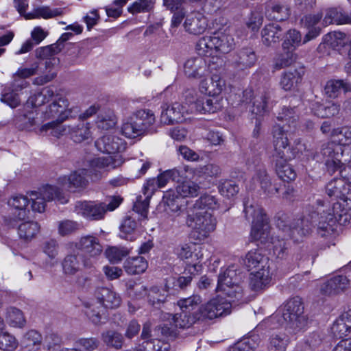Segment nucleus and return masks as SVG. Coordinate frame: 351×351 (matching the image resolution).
<instances>
[{
    "mask_svg": "<svg viewBox=\"0 0 351 351\" xmlns=\"http://www.w3.org/2000/svg\"><path fill=\"white\" fill-rule=\"evenodd\" d=\"M201 302L202 299L199 295H193L186 298L180 299L178 302V305L181 311L192 313L191 311L195 309Z\"/></svg>",
    "mask_w": 351,
    "mask_h": 351,
    "instance_id": "64",
    "label": "nucleus"
},
{
    "mask_svg": "<svg viewBox=\"0 0 351 351\" xmlns=\"http://www.w3.org/2000/svg\"><path fill=\"white\" fill-rule=\"evenodd\" d=\"M350 285V281L345 276H337L323 283L320 287L322 295L330 296L346 290Z\"/></svg>",
    "mask_w": 351,
    "mask_h": 351,
    "instance_id": "24",
    "label": "nucleus"
},
{
    "mask_svg": "<svg viewBox=\"0 0 351 351\" xmlns=\"http://www.w3.org/2000/svg\"><path fill=\"white\" fill-rule=\"evenodd\" d=\"M186 177L176 181L178 183L176 191H168L165 198L169 210L173 213H178L184 206V198L197 196L199 186L191 180L195 179L193 174L186 173Z\"/></svg>",
    "mask_w": 351,
    "mask_h": 351,
    "instance_id": "6",
    "label": "nucleus"
},
{
    "mask_svg": "<svg viewBox=\"0 0 351 351\" xmlns=\"http://www.w3.org/2000/svg\"><path fill=\"white\" fill-rule=\"evenodd\" d=\"M301 42L302 37L300 32L296 29H290L285 36L282 44V49L293 52L300 45Z\"/></svg>",
    "mask_w": 351,
    "mask_h": 351,
    "instance_id": "55",
    "label": "nucleus"
},
{
    "mask_svg": "<svg viewBox=\"0 0 351 351\" xmlns=\"http://www.w3.org/2000/svg\"><path fill=\"white\" fill-rule=\"evenodd\" d=\"M51 101L43 112V117L46 119L56 118L58 122H64L76 117L80 112L77 106L69 108V100L59 94L55 93V97Z\"/></svg>",
    "mask_w": 351,
    "mask_h": 351,
    "instance_id": "14",
    "label": "nucleus"
},
{
    "mask_svg": "<svg viewBox=\"0 0 351 351\" xmlns=\"http://www.w3.org/2000/svg\"><path fill=\"white\" fill-rule=\"evenodd\" d=\"M186 111V107L178 102L166 107L163 106L160 115V122L165 125L182 122L184 119V114Z\"/></svg>",
    "mask_w": 351,
    "mask_h": 351,
    "instance_id": "21",
    "label": "nucleus"
},
{
    "mask_svg": "<svg viewBox=\"0 0 351 351\" xmlns=\"http://www.w3.org/2000/svg\"><path fill=\"white\" fill-rule=\"evenodd\" d=\"M226 87V82L219 75H213L210 84L206 81H202L199 85V90L202 93L214 97L219 95Z\"/></svg>",
    "mask_w": 351,
    "mask_h": 351,
    "instance_id": "32",
    "label": "nucleus"
},
{
    "mask_svg": "<svg viewBox=\"0 0 351 351\" xmlns=\"http://www.w3.org/2000/svg\"><path fill=\"white\" fill-rule=\"evenodd\" d=\"M325 94L330 98H337L341 94L351 92V83L348 80H331L324 87Z\"/></svg>",
    "mask_w": 351,
    "mask_h": 351,
    "instance_id": "30",
    "label": "nucleus"
},
{
    "mask_svg": "<svg viewBox=\"0 0 351 351\" xmlns=\"http://www.w3.org/2000/svg\"><path fill=\"white\" fill-rule=\"evenodd\" d=\"M323 17V13L319 11L316 13L305 15L301 20L302 24L308 29L303 39V44L316 38L322 32V28L317 25Z\"/></svg>",
    "mask_w": 351,
    "mask_h": 351,
    "instance_id": "22",
    "label": "nucleus"
},
{
    "mask_svg": "<svg viewBox=\"0 0 351 351\" xmlns=\"http://www.w3.org/2000/svg\"><path fill=\"white\" fill-rule=\"evenodd\" d=\"M253 180L259 182L261 189L265 193L270 195L278 193V188L276 186H272L269 176L264 167H262L257 169Z\"/></svg>",
    "mask_w": 351,
    "mask_h": 351,
    "instance_id": "49",
    "label": "nucleus"
},
{
    "mask_svg": "<svg viewBox=\"0 0 351 351\" xmlns=\"http://www.w3.org/2000/svg\"><path fill=\"white\" fill-rule=\"evenodd\" d=\"M130 254V250L125 247H110L106 249L105 254L110 262L117 263Z\"/></svg>",
    "mask_w": 351,
    "mask_h": 351,
    "instance_id": "60",
    "label": "nucleus"
},
{
    "mask_svg": "<svg viewBox=\"0 0 351 351\" xmlns=\"http://www.w3.org/2000/svg\"><path fill=\"white\" fill-rule=\"evenodd\" d=\"M289 14V10L286 6L279 4L268 5L265 11L266 17L269 20L284 21Z\"/></svg>",
    "mask_w": 351,
    "mask_h": 351,
    "instance_id": "52",
    "label": "nucleus"
},
{
    "mask_svg": "<svg viewBox=\"0 0 351 351\" xmlns=\"http://www.w3.org/2000/svg\"><path fill=\"white\" fill-rule=\"evenodd\" d=\"M95 147L102 152L113 154L123 151L125 149V141L115 135H104L95 141Z\"/></svg>",
    "mask_w": 351,
    "mask_h": 351,
    "instance_id": "19",
    "label": "nucleus"
},
{
    "mask_svg": "<svg viewBox=\"0 0 351 351\" xmlns=\"http://www.w3.org/2000/svg\"><path fill=\"white\" fill-rule=\"evenodd\" d=\"M186 224L191 229L192 237L202 241L215 230L217 221L208 210L191 209L187 215Z\"/></svg>",
    "mask_w": 351,
    "mask_h": 351,
    "instance_id": "7",
    "label": "nucleus"
},
{
    "mask_svg": "<svg viewBox=\"0 0 351 351\" xmlns=\"http://www.w3.org/2000/svg\"><path fill=\"white\" fill-rule=\"evenodd\" d=\"M271 244L273 253L276 258L283 259L287 256L288 245L285 239H280L279 235L274 237L271 238Z\"/></svg>",
    "mask_w": 351,
    "mask_h": 351,
    "instance_id": "62",
    "label": "nucleus"
},
{
    "mask_svg": "<svg viewBox=\"0 0 351 351\" xmlns=\"http://www.w3.org/2000/svg\"><path fill=\"white\" fill-rule=\"evenodd\" d=\"M147 267L148 263L143 256L129 258L124 263L125 271L132 275L143 273Z\"/></svg>",
    "mask_w": 351,
    "mask_h": 351,
    "instance_id": "48",
    "label": "nucleus"
},
{
    "mask_svg": "<svg viewBox=\"0 0 351 351\" xmlns=\"http://www.w3.org/2000/svg\"><path fill=\"white\" fill-rule=\"evenodd\" d=\"M123 162L121 155L95 158L89 161V169L82 168L71 171L67 176L60 177L58 183L70 192H81L88 185L87 176L89 172L99 178L103 172L114 169Z\"/></svg>",
    "mask_w": 351,
    "mask_h": 351,
    "instance_id": "3",
    "label": "nucleus"
},
{
    "mask_svg": "<svg viewBox=\"0 0 351 351\" xmlns=\"http://www.w3.org/2000/svg\"><path fill=\"white\" fill-rule=\"evenodd\" d=\"M261 34L263 43L269 47L279 43L283 32L281 27L278 24L269 23L264 27L262 29Z\"/></svg>",
    "mask_w": 351,
    "mask_h": 351,
    "instance_id": "34",
    "label": "nucleus"
},
{
    "mask_svg": "<svg viewBox=\"0 0 351 351\" xmlns=\"http://www.w3.org/2000/svg\"><path fill=\"white\" fill-rule=\"evenodd\" d=\"M69 135L75 143H82L88 140L91 137L90 123L80 121L75 125H69Z\"/></svg>",
    "mask_w": 351,
    "mask_h": 351,
    "instance_id": "41",
    "label": "nucleus"
},
{
    "mask_svg": "<svg viewBox=\"0 0 351 351\" xmlns=\"http://www.w3.org/2000/svg\"><path fill=\"white\" fill-rule=\"evenodd\" d=\"M75 211L84 217L98 220L104 217L106 213V205L102 202H77L75 206Z\"/></svg>",
    "mask_w": 351,
    "mask_h": 351,
    "instance_id": "18",
    "label": "nucleus"
},
{
    "mask_svg": "<svg viewBox=\"0 0 351 351\" xmlns=\"http://www.w3.org/2000/svg\"><path fill=\"white\" fill-rule=\"evenodd\" d=\"M317 220L318 222L321 220L320 214L315 212L308 217L296 219L290 225L284 224L282 221L278 220L277 226L285 233V236L299 241L311 232L313 223Z\"/></svg>",
    "mask_w": 351,
    "mask_h": 351,
    "instance_id": "13",
    "label": "nucleus"
},
{
    "mask_svg": "<svg viewBox=\"0 0 351 351\" xmlns=\"http://www.w3.org/2000/svg\"><path fill=\"white\" fill-rule=\"evenodd\" d=\"M194 107L197 112L202 114L215 113L222 108V99L217 96L206 99L205 101L197 99L194 102Z\"/></svg>",
    "mask_w": 351,
    "mask_h": 351,
    "instance_id": "37",
    "label": "nucleus"
},
{
    "mask_svg": "<svg viewBox=\"0 0 351 351\" xmlns=\"http://www.w3.org/2000/svg\"><path fill=\"white\" fill-rule=\"evenodd\" d=\"M95 298L97 301L105 308H115L121 303L120 295L113 290L106 287L97 289L95 291Z\"/></svg>",
    "mask_w": 351,
    "mask_h": 351,
    "instance_id": "26",
    "label": "nucleus"
},
{
    "mask_svg": "<svg viewBox=\"0 0 351 351\" xmlns=\"http://www.w3.org/2000/svg\"><path fill=\"white\" fill-rule=\"evenodd\" d=\"M16 339L8 332H0V350L14 351L18 347Z\"/></svg>",
    "mask_w": 351,
    "mask_h": 351,
    "instance_id": "63",
    "label": "nucleus"
},
{
    "mask_svg": "<svg viewBox=\"0 0 351 351\" xmlns=\"http://www.w3.org/2000/svg\"><path fill=\"white\" fill-rule=\"evenodd\" d=\"M176 254L182 260H191V264L187 267L191 274H194L200 267L199 263L202 259L201 247L194 244L185 243L176 249Z\"/></svg>",
    "mask_w": 351,
    "mask_h": 351,
    "instance_id": "17",
    "label": "nucleus"
},
{
    "mask_svg": "<svg viewBox=\"0 0 351 351\" xmlns=\"http://www.w3.org/2000/svg\"><path fill=\"white\" fill-rule=\"evenodd\" d=\"M195 49L200 57L217 56L213 36L199 38L196 43Z\"/></svg>",
    "mask_w": 351,
    "mask_h": 351,
    "instance_id": "45",
    "label": "nucleus"
},
{
    "mask_svg": "<svg viewBox=\"0 0 351 351\" xmlns=\"http://www.w3.org/2000/svg\"><path fill=\"white\" fill-rule=\"evenodd\" d=\"M295 60V54L291 51H285L278 54L274 60V68L280 70L292 64Z\"/></svg>",
    "mask_w": 351,
    "mask_h": 351,
    "instance_id": "61",
    "label": "nucleus"
},
{
    "mask_svg": "<svg viewBox=\"0 0 351 351\" xmlns=\"http://www.w3.org/2000/svg\"><path fill=\"white\" fill-rule=\"evenodd\" d=\"M213 37L217 55L228 53L234 48V39L229 30L215 32Z\"/></svg>",
    "mask_w": 351,
    "mask_h": 351,
    "instance_id": "25",
    "label": "nucleus"
},
{
    "mask_svg": "<svg viewBox=\"0 0 351 351\" xmlns=\"http://www.w3.org/2000/svg\"><path fill=\"white\" fill-rule=\"evenodd\" d=\"M167 315V319H171L173 322L175 327L182 329L189 328L197 321L201 320L197 311L189 313L186 311H181L180 313H176L174 315Z\"/></svg>",
    "mask_w": 351,
    "mask_h": 351,
    "instance_id": "35",
    "label": "nucleus"
},
{
    "mask_svg": "<svg viewBox=\"0 0 351 351\" xmlns=\"http://www.w3.org/2000/svg\"><path fill=\"white\" fill-rule=\"evenodd\" d=\"M101 339L108 346L113 347L116 349L121 348L123 341L122 335L114 330H108L103 332L101 334Z\"/></svg>",
    "mask_w": 351,
    "mask_h": 351,
    "instance_id": "59",
    "label": "nucleus"
},
{
    "mask_svg": "<svg viewBox=\"0 0 351 351\" xmlns=\"http://www.w3.org/2000/svg\"><path fill=\"white\" fill-rule=\"evenodd\" d=\"M332 141L324 143L321 148V155L330 173H333L341 165L348 163L351 157L346 158L345 152H351L344 147L351 144V126L346 125L335 128L331 132Z\"/></svg>",
    "mask_w": 351,
    "mask_h": 351,
    "instance_id": "4",
    "label": "nucleus"
},
{
    "mask_svg": "<svg viewBox=\"0 0 351 351\" xmlns=\"http://www.w3.org/2000/svg\"><path fill=\"white\" fill-rule=\"evenodd\" d=\"M289 343V339L286 334L274 333L269 339L267 350L268 351H286Z\"/></svg>",
    "mask_w": 351,
    "mask_h": 351,
    "instance_id": "51",
    "label": "nucleus"
},
{
    "mask_svg": "<svg viewBox=\"0 0 351 351\" xmlns=\"http://www.w3.org/2000/svg\"><path fill=\"white\" fill-rule=\"evenodd\" d=\"M331 331L335 337L339 338L351 335V309L341 313L333 323Z\"/></svg>",
    "mask_w": 351,
    "mask_h": 351,
    "instance_id": "29",
    "label": "nucleus"
},
{
    "mask_svg": "<svg viewBox=\"0 0 351 351\" xmlns=\"http://www.w3.org/2000/svg\"><path fill=\"white\" fill-rule=\"evenodd\" d=\"M345 38V34L340 32H332L324 36L323 44L328 45L330 48L336 49L344 45Z\"/></svg>",
    "mask_w": 351,
    "mask_h": 351,
    "instance_id": "58",
    "label": "nucleus"
},
{
    "mask_svg": "<svg viewBox=\"0 0 351 351\" xmlns=\"http://www.w3.org/2000/svg\"><path fill=\"white\" fill-rule=\"evenodd\" d=\"M187 171H192V170L190 169V167L188 165L169 169L159 174L156 180L159 186L162 188L166 186L169 180L179 181L180 179L185 178V174L187 173Z\"/></svg>",
    "mask_w": 351,
    "mask_h": 351,
    "instance_id": "36",
    "label": "nucleus"
},
{
    "mask_svg": "<svg viewBox=\"0 0 351 351\" xmlns=\"http://www.w3.org/2000/svg\"><path fill=\"white\" fill-rule=\"evenodd\" d=\"M271 93L265 91L256 96L253 103L252 114H255L259 117H262L267 113L270 110L271 105Z\"/></svg>",
    "mask_w": 351,
    "mask_h": 351,
    "instance_id": "46",
    "label": "nucleus"
},
{
    "mask_svg": "<svg viewBox=\"0 0 351 351\" xmlns=\"http://www.w3.org/2000/svg\"><path fill=\"white\" fill-rule=\"evenodd\" d=\"M302 79L301 73L295 69L286 71L282 75L280 86L285 91L293 90L301 83Z\"/></svg>",
    "mask_w": 351,
    "mask_h": 351,
    "instance_id": "44",
    "label": "nucleus"
},
{
    "mask_svg": "<svg viewBox=\"0 0 351 351\" xmlns=\"http://www.w3.org/2000/svg\"><path fill=\"white\" fill-rule=\"evenodd\" d=\"M184 71L189 78H201L207 73L206 61L200 56L191 58L185 62Z\"/></svg>",
    "mask_w": 351,
    "mask_h": 351,
    "instance_id": "23",
    "label": "nucleus"
},
{
    "mask_svg": "<svg viewBox=\"0 0 351 351\" xmlns=\"http://www.w3.org/2000/svg\"><path fill=\"white\" fill-rule=\"evenodd\" d=\"M272 134L274 150L270 156L271 162L281 180L285 182L293 181L296 178L297 174L288 163L291 157L285 154V149L289 145L287 132L282 126L276 125L273 128Z\"/></svg>",
    "mask_w": 351,
    "mask_h": 351,
    "instance_id": "5",
    "label": "nucleus"
},
{
    "mask_svg": "<svg viewBox=\"0 0 351 351\" xmlns=\"http://www.w3.org/2000/svg\"><path fill=\"white\" fill-rule=\"evenodd\" d=\"M351 24V17L346 15L341 9L329 8L326 10L323 23L325 26L331 23Z\"/></svg>",
    "mask_w": 351,
    "mask_h": 351,
    "instance_id": "47",
    "label": "nucleus"
},
{
    "mask_svg": "<svg viewBox=\"0 0 351 351\" xmlns=\"http://www.w3.org/2000/svg\"><path fill=\"white\" fill-rule=\"evenodd\" d=\"M256 56L252 48L245 47L240 49L234 60V66L238 70H245L254 65Z\"/></svg>",
    "mask_w": 351,
    "mask_h": 351,
    "instance_id": "39",
    "label": "nucleus"
},
{
    "mask_svg": "<svg viewBox=\"0 0 351 351\" xmlns=\"http://www.w3.org/2000/svg\"><path fill=\"white\" fill-rule=\"evenodd\" d=\"M240 279L237 269L231 265L220 272L216 290L227 295L234 302L239 301L243 298V288L239 285Z\"/></svg>",
    "mask_w": 351,
    "mask_h": 351,
    "instance_id": "10",
    "label": "nucleus"
},
{
    "mask_svg": "<svg viewBox=\"0 0 351 351\" xmlns=\"http://www.w3.org/2000/svg\"><path fill=\"white\" fill-rule=\"evenodd\" d=\"M21 221L17 228L19 237L25 241H30L39 233L40 226L35 221Z\"/></svg>",
    "mask_w": 351,
    "mask_h": 351,
    "instance_id": "38",
    "label": "nucleus"
},
{
    "mask_svg": "<svg viewBox=\"0 0 351 351\" xmlns=\"http://www.w3.org/2000/svg\"><path fill=\"white\" fill-rule=\"evenodd\" d=\"M29 196V199L25 195H16L8 201V204L13 209L14 215L19 220L29 217L31 212H44L47 202L56 199L62 204L67 202L60 189L51 185L45 186L38 191H32Z\"/></svg>",
    "mask_w": 351,
    "mask_h": 351,
    "instance_id": "2",
    "label": "nucleus"
},
{
    "mask_svg": "<svg viewBox=\"0 0 351 351\" xmlns=\"http://www.w3.org/2000/svg\"><path fill=\"white\" fill-rule=\"evenodd\" d=\"M245 217L252 221L250 238L254 241L265 242L270 234L268 218L263 208L258 204H245Z\"/></svg>",
    "mask_w": 351,
    "mask_h": 351,
    "instance_id": "8",
    "label": "nucleus"
},
{
    "mask_svg": "<svg viewBox=\"0 0 351 351\" xmlns=\"http://www.w3.org/2000/svg\"><path fill=\"white\" fill-rule=\"evenodd\" d=\"M94 266V261L84 254L77 253L66 255L62 262L63 273L66 276H73L82 269H90Z\"/></svg>",
    "mask_w": 351,
    "mask_h": 351,
    "instance_id": "16",
    "label": "nucleus"
},
{
    "mask_svg": "<svg viewBox=\"0 0 351 351\" xmlns=\"http://www.w3.org/2000/svg\"><path fill=\"white\" fill-rule=\"evenodd\" d=\"M42 342V335L36 330H30L23 335L21 345L24 351H38Z\"/></svg>",
    "mask_w": 351,
    "mask_h": 351,
    "instance_id": "40",
    "label": "nucleus"
},
{
    "mask_svg": "<svg viewBox=\"0 0 351 351\" xmlns=\"http://www.w3.org/2000/svg\"><path fill=\"white\" fill-rule=\"evenodd\" d=\"M218 208V202L213 195L205 194L196 200L192 209L202 210H213Z\"/></svg>",
    "mask_w": 351,
    "mask_h": 351,
    "instance_id": "56",
    "label": "nucleus"
},
{
    "mask_svg": "<svg viewBox=\"0 0 351 351\" xmlns=\"http://www.w3.org/2000/svg\"><path fill=\"white\" fill-rule=\"evenodd\" d=\"M184 26L186 31L189 33L200 34L206 29L207 20L202 14L192 12L186 16Z\"/></svg>",
    "mask_w": 351,
    "mask_h": 351,
    "instance_id": "27",
    "label": "nucleus"
},
{
    "mask_svg": "<svg viewBox=\"0 0 351 351\" xmlns=\"http://www.w3.org/2000/svg\"><path fill=\"white\" fill-rule=\"evenodd\" d=\"M243 263L249 269L269 267L268 258L258 250L250 251L246 254Z\"/></svg>",
    "mask_w": 351,
    "mask_h": 351,
    "instance_id": "42",
    "label": "nucleus"
},
{
    "mask_svg": "<svg viewBox=\"0 0 351 351\" xmlns=\"http://www.w3.org/2000/svg\"><path fill=\"white\" fill-rule=\"evenodd\" d=\"M5 319L12 327L23 328L26 323L23 312L15 307H9L6 310Z\"/></svg>",
    "mask_w": 351,
    "mask_h": 351,
    "instance_id": "54",
    "label": "nucleus"
},
{
    "mask_svg": "<svg viewBox=\"0 0 351 351\" xmlns=\"http://www.w3.org/2000/svg\"><path fill=\"white\" fill-rule=\"evenodd\" d=\"M55 97V92L50 87H46L40 93H37L29 97L27 104L33 107H38L48 103Z\"/></svg>",
    "mask_w": 351,
    "mask_h": 351,
    "instance_id": "50",
    "label": "nucleus"
},
{
    "mask_svg": "<svg viewBox=\"0 0 351 351\" xmlns=\"http://www.w3.org/2000/svg\"><path fill=\"white\" fill-rule=\"evenodd\" d=\"M85 314L89 320L95 325H101L106 322L104 306L97 305L95 300L84 302Z\"/></svg>",
    "mask_w": 351,
    "mask_h": 351,
    "instance_id": "31",
    "label": "nucleus"
},
{
    "mask_svg": "<svg viewBox=\"0 0 351 351\" xmlns=\"http://www.w3.org/2000/svg\"><path fill=\"white\" fill-rule=\"evenodd\" d=\"M155 122V116L149 110H140L125 121L121 127L122 134L134 138L142 135Z\"/></svg>",
    "mask_w": 351,
    "mask_h": 351,
    "instance_id": "11",
    "label": "nucleus"
},
{
    "mask_svg": "<svg viewBox=\"0 0 351 351\" xmlns=\"http://www.w3.org/2000/svg\"><path fill=\"white\" fill-rule=\"evenodd\" d=\"M282 325L290 332L296 333L304 330L307 326V319L304 315V306L299 299L289 300L284 306Z\"/></svg>",
    "mask_w": 351,
    "mask_h": 351,
    "instance_id": "9",
    "label": "nucleus"
},
{
    "mask_svg": "<svg viewBox=\"0 0 351 351\" xmlns=\"http://www.w3.org/2000/svg\"><path fill=\"white\" fill-rule=\"evenodd\" d=\"M271 280L269 267L258 269L252 272L249 278V287L254 291H259L268 286Z\"/></svg>",
    "mask_w": 351,
    "mask_h": 351,
    "instance_id": "28",
    "label": "nucleus"
},
{
    "mask_svg": "<svg viewBox=\"0 0 351 351\" xmlns=\"http://www.w3.org/2000/svg\"><path fill=\"white\" fill-rule=\"evenodd\" d=\"M75 247L79 250L84 252L87 258H90L95 263V259L99 256L102 251V246L99 243V239L91 235L82 237L75 243Z\"/></svg>",
    "mask_w": 351,
    "mask_h": 351,
    "instance_id": "20",
    "label": "nucleus"
},
{
    "mask_svg": "<svg viewBox=\"0 0 351 351\" xmlns=\"http://www.w3.org/2000/svg\"><path fill=\"white\" fill-rule=\"evenodd\" d=\"M340 176L343 179H334L328 182L326 187L328 195L339 199L333 204L332 213H326L325 210L318 208L320 221L317 223V233L322 237H330L335 230L336 223L345 224L349 220L348 212L351 210V166L341 165Z\"/></svg>",
    "mask_w": 351,
    "mask_h": 351,
    "instance_id": "1",
    "label": "nucleus"
},
{
    "mask_svg": "<svg viewBox=\"0 0 351 351\" xmlns=\"http://www.w3.org/2000/svg\"><path fill=\"white\" fill-rule=\"evenodd\" d=\"M62 123L58 120L47 123L40 128L38 133L40 135H51L56 138L69 134V125H62Z\"/></svg>",
    "mask_w": 351,
    "mask_h": 351,
    "instance_id": "43",
    "label": "nucleus"
},
{
    "mask_svg": "<svg viewBox=\"0 0 351 351\" xmlns=\"http://www.w3.org/2000/svg\"><path fill=\"white\" fill-rule=\"evenodd\" d=\"M232 300H227L221 296L211 299L202 305L197 313L201 320L213 319L220 316L227 315L231 312Z\"/></svg>",
    "mask_w": 351,
    "mask_h": 351,
    "instance_id": "15",
    "label": "nucleus"
},
{
    "mask_svg": "<svg viewBox=\"0 0 351 351\" xmlns=\"http://www.w3.org/2000/svg\"><path fill=\"white\" fill-rule=\"evenodd\" d=\"M192 171H187V173L193 174L195 176H204V178H217L221 174L220 167L215 164H207L197 168L190 167Z\"/></svg>",
    "mask_w": 351,
    "mask_h": 351,
    "instance_id": "53",
    "label": "nucleus"
},
{
    "mask_svg": "<svg viewBox=\"0 0 351 351\" xmlns=\"http://www.w3.org/2000/svg\"><path fill=\"white\" fill-rule=\"evenodd\" d=\"M1 95V101L10 108H15L20 105L21 100L18 92L15 91L12 87L5 86Z\"/></svg>",
    "mask_w": 351,
    "mask_h": 351,
    "instance_id": "57",
    "label": "nucleus"
},
{
    "mask_svg": "<svg viewBox=\"0 0 351 351\" xmlns=\"http://www.w3.org/2000/svg\"><path fill=\"white\" fill-rule=\"evenodd\" d=\"M178 335V329L174 327L171 322L161 324L154 330V336L156 337L145 341L146 345L143 346L144 350L138 348L134 351H150V350L153 351H169V345L164 341L175 340Z\"/></svg>",
    "mask_w": 351,
    "mask_h": 351,
    "instance_id": "12",
    "label": "nucleus"
},
{
    "mask_svg": "<svg viewBox=\"0 0 351 351\" xmlns=\"http://www.w3.org/2000/svg\"><path fill=\"white\" fill-rule=\"evenodd\" d=\"M65 13V8H51L49 6L41 5L33 9L31 12L26 14V19H49L62 16Z\"/></svg>",
    "mask_w": 351,
    "mask_h": 351,
    "instance_id": "33",
    "label": "nucleus"
}]
</instances>
